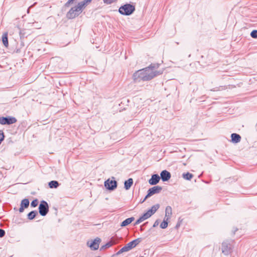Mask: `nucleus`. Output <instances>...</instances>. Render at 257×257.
<instances>
[{
  "mask_svg": "<svg viewBox=\"0 0 257 257\" xmlns=\"http://www.w3.org/2000/svg\"><path fill=\"white\" fill-rule=\"evenodd\" d=\"M78 0H68V1L65 4L64 6H68L70 4L77 3Z\"/></svg>",
  "mask_w": 257,
  "mask_h": 257,
  "instance_id": "nucleus-26",
  "label": "nucleus"
},
{
  "mask_svg": "<svg viewBox=\"0 0 257 257\" xmlns=\"http://www.w3.org/2000/svg\"><path fill=\"white\" fill-rule=\"evenodd\" d=\"M160 175H161V178L163 181H168L171 178L170 173L166 170H163V171H162Z\"/></svg>",
  "mask_w": 257,
  "mask_h": 257,
  "instance_id": "nucleus-12",
  "label": "nucleus"
},
{
  "mask_svg": "<svg viewBox=\"0 0 257 257\" xmlns=\"http://www.w3.org/2000/svg\"><path fill=\"white\" fill-rule=\"evenodd\" d=\"M231 137L232 142L234 143H237L241 140L240 136L237 134L234 133L231 134Z\"/></svg>",
  "mask_w": 257,
  "mask_h": 257,
  "instance_id": "nucleus-14",
  "label": "nucleus"
},
{
  "mask_svg": "<svg viewBox=\"0 0 257 257\" xmlns=\"http://www.w3.org/2000/svg\"><path fill=\"white\" fill-rule=\"evenodd\" d=\"M37 212L35 211H32L28 214V217L29 219H33L35 218Z\"/></svg>",
  "mask_w": 257,
  "mask_h": 257,
  "instance_id": "nucleus-22",
  "label": "nucleus"
},
{
  "mask_svg": "<svg viewBox=\"0 0 257 257\" xmlns=\"http://www.w3.org/2000/svg\"><path fill=\"white\" fill-rule=\"evenodd\" d=\"M4 136L3 133H0V144L1 143L2 141L4 140Z\"/></svg>",
  "mask_w": 257,
  "mask_h": 257,
  "instance_id": "nucleus-31",
  "label": "nucleus"
},
{
  "mask_svg": "<svg viewBox=\"0 0 257 257\" xmlns=\"http://www.w3.org/2000/svg\"><path fill=\"white\" fill-rule=\"evenodd\" d=\"M39 213L41 215H46L49 211L48 203L45 201H41L39 207Z\"/></svg>",
  "mask_w": 257,
  "mask_h": 257,
  "instance_id": "nucleus-6",
  "label": "nucleus"
},
{
  "mask_svg": "<svg viewBox=\"0 0 257 257\" xmlns=\"http://www.w3.org/2000/svg\"><path fill=\"white\" fill-rule=\"evenodd\" d=\"M59 185V183L56 181H51L49 183V186L51 188H56Z\"/></svg>",
  "mask_w": 257,
  "mask_h": 257,
  "instance_id": "nucleus-21",
  "label": "nucleus"
},
{
  "mask_svg": "<svg viewBox=\"0 0 257 257\" xmlns=\"http://www.w3.org/2000/svg\"><path fill=\"white\" fill-rule=\"evenodd\" d=\"M158 64H151L148 67L136 71L133 75V79L135 81L150 80L162 73L163 71L158 70Z\"/></svg>",
  "mask_w": 257,
  "mask_h": 257,
  "instance_id": "nucleus-1",
  "label": "nucleus"
},
{
  "mask_svg": "<svg viewBox=\"0 0 257 257\" xmlns=\"http://www.w3.org/2000/svg\"><path fill=\"white\" fill-rule=\"evenodd\" d=\"M105 187L109 190H113L116 187V182L110 179L107 180L104 182Z\"/></svg>",
  "mask_w": 257,
  "mask_h": 257,
  "instance_id": "nucleus-9",
  "label": "nucleus"
},
{
  "mask_svg": "<svg viewBox=\"0 0 257 257\" xmlns=\"http://www.w3.org/2000/svg\"><path fill=\"white\" fill-rule=\"evenodd\" d=\"M29 205V201L28 199L22 200L21 203V207L19 208V212L22 213L24 211L25 208L28 207Z\"/></svg>",
  "mask_w": 257,
  "mask_h": 257,
  "instance_id": "nucleus-10",
  "label": "nucleus"
},
{
  "mask_svg": "<svg viewBox=\"0 0 257 257\" xmlns=\"http://www.w3.org/2000/svg\"><path fill=\"white\" fill-rule=\"evenodd\" d=\"M2 41H3V44L4 45V46L7 48L9 46L8 33H5L3 35Z\"/></svg>",
  "mask_w": 257,
  "mask_h": 257,
  "instance_id": "nucleus-16",
  "label": "nucleus"
},
{
  "mask_svg": "<svg viewBox=\"0 0 257 257\" xmlns=\"http://www.w3.org/2000/svg\"><path fill=\"white\" fill-rule=\"evenodd\" d=\"M101 239L98 237H96L93 240L88 241L87 242V244L91 249L96 250L98 248Z\"/></svg>",
  "mask_w": 257,
  "mask_h": 257,
  "instance_id": "nucleus-7",
  "label": "nucleus"
},
{
  "mask_svg": "<svg viewBox=\"0 0 257 257\" xmlns=\"http://www.w3.org/2000/svg\"><path fill=\"white\" fill-rule=\"evenodd\" d=\"M135 10L134 6L131 4H126L120 7L119 9V12L123 15H130Z\"/></svg>",
  "mask_w": 257,
  "mask_h": 257,
  "instance_id": "nucleus-4",
  "label": "nucleus"
},
{
  "mask_svg": "<svg viewBox=\"0 0 257 257\" xmlns=\"http://www.w3.org/2000/svg\"><path fill=\"white\" fill-rule=\"evenodd\" d=\"M160 177L157 174H154L152 176L151 178L149 180V182L152 185L157 184L160 181Z\"/></svg>",
  "mask_w": 257,
  "mask_h": 257,
  "instance_id": "nucleus-11",
  "label": "nucleus"
},
{
  "mask_svg": "<svg viewBox=\"0 0 257 257\" xmlns=\"http://www.w3.org/2000/svg\"><path fill=\"white\" fill-rule=\"evenodd\" d=\"M91 1L92 0H83L77 2V3L70 4L68 6H65L66 8L72 6L66 14L67 18L69 19H72L78 17Z\"/></svg>",
  "mask_w": 257,
  "mask_h": 257,
  "instance_id": "nucleus-2",
  "label": "nucleus"
},
{
  "mask_svg": "<svg viewBox=\"0 0 257 257\" xmlns=\"http://www.w3.org/2000/svg\"><path fill=\"white\" fill-rule=\"evenodd\" d=\"M172 210L171 207L168 206L166 208L165 215L166 217H167V220H168L169 218L171 216L172 214Z\"/></svg>",
  "mask_w": 257,
  "mask_h": 257,
  "instance_id": "nucleus-19",
  "label": "nucleus"
},
{
  "mask_svg": "<svg viewBox=\"0 0 257 257\" xmlns=\"http://www.w3.org/2000/svg\"><path fill=\"white\" fill-rule=\"evenodd\" d=\"M250 36L252 38H257V30H253L250 33Z\"/></svg>",
  "mask_w": 257,
  "mask_h": 257,
  "instance_id": "nucleus-25",
  "label": "nucleus"
},
{
  "mask_svg": "<svg viewBox=\"0 0 257 257\" xmlns=\"http://www.w3.org/2000/svg\"><path fill=\"white\" fill-rule=\"evenodd\" d=\"M130 250V249L128 248V247H127V246L126 245V244L123 246V247H122L117 252V254H119L123 252H126V251H128Z\"/></svg>",
  "mask_w": 257,
  "mask_h": 257,
  "instance_id": "nucleus-23",
  "label": "nucleus"
},
{
  "mask_svg": "<svg viewBox=\"0 0 257 257\" xmlns=\"http://www.w3.org/2000/svg\"><path fill=\"white\" fill-rule=\"evenodd\" d=\"M168 226V222L167 220H164L160 224V227L162 228H166Z\"/></svg>",
  "mask_w": 257,
  "mask_h": 257,
  "instance_id": "nucleus-24",
  "label": "nucleus"
},
{
  "mask_svg": "<svg viewBox=\"0 0 257 257\" xmlns=\"http://www.w3.org/2000/svg\"><path fill=\"white\" fill-rule=\"evenodd\" d=\"M133 183V180L132 178L128 179L124 182V188L126 190L129 189Z\"/></svg>",
  "mask_w": 257,
  "mask_h": 257,
  "instance_id": "nucleus-17",
  "label": "nucleus"
},
{
  "mask_svg": "<svg viewBox=\"0 0 257 257\" xmlns=\"http://www.w3.org/2000/svg\"><path fill=\"white\" fill-rule=\"evenodd\" d=\"M17 121V119L15 117H0V123L2 124H10L15 123Z\"/></svg>",
  "mask_w": 257,
  "mask_h": 257,
  "instance_id": "nucleus-8",
  "label": "nucleus"
},
{
  "mask_svg": "<svg viewBox=\"0 0 257 257\" xmlns=\"http://www.w3.org/2000/svg\"><path fill=\"white\" fill-rule=\"evenodd\" d=\"M231 248L226 243H223L222 244V251L224 254H228L230 251Z\"/></svg>",
  "mask_w": 257,
  "mask_h": 257,
  "instance_id": "nucleus-15",
  "label": "nucleus"
},
{
  "mask_svg": "<svg viewBox=\"0 0 257 257\" xmlns=\"http://www.w3.org/2000/svg\"><path fill=\"white\" fill-rule=\"evenodd\" d=\"M112 245V243H111V242H109L107 243L104 245H103L101 248V249H105L106 248H108V247H110Z\"/></svg>",
  "mask_w": 257,
  "mask_h": 257,
  "instance_id": "nucleus-27",
  "label": "nucleus"
},
{
  "mask_svg": "<svg viewBox=\"0 0 257 257\" xmlns=\"http://www.w3.org/2000/svg\"><path fill=\"white\" fill-rule=\"evenodd\" d=\"M116 0H103L104 3L106 4H110L113 2H115Z\"/></svg>",
  "mask_w": 257,
  "mask_h": 257,
  "instance_id": "nucleus-29",
  "label": "nucleus"
},
{
  "mask_svg": "<svg viewBox=\"0 0 257 257\" xmlns=\"http://www.w3.org/2000/svg\"><path fill=\"white\" fill-rule=\"evenodd\" d=\"M38 205V200L37 199L33 200L31 202V206L33 207H36Z\"/></svg>",
  "mask_w": 257,
  "mask_h": 257,
  "instance_id": "nucleus-28",
  "label": "nucleus"
},
{
  "mask_svg": "<svg viewBox=\"0 0 257 257\" xmlns=\"http://www.w3.org/2000/svg\"><path fill=\"white\" fill-rule=\"evenodd\" d=\"M162 188L161 186H154L150 189H149L148 191V194L145 197L144 200L142 201V202H144L145 200L148 197L153 195L155 194L159 193L161 192L162 190Z\"/></svg>",
  "mask_w": 257,
  "mask_h": 257,
  "instance_id": "nucleus-5",
  "label": "nucleus"
},
{
  "mask_svg": "<svg viewBox=\"0 0 257 257\" xmlns=\"http://www.w3.org/2000/svg\"><path fill=\"white\" fill-rule=\"evenodd\" d=\"M5 234V231L4 230L0 229V237H3Z\"/></svg>",
  "mask_w": 257,
  "mask_h": 257,
  "instance_id": "nucleus-30",
  "label": "nucleus"
},
{
  "mask_svg": "<svg viewBox=\"0 0 257 257\" xmlns=\"http://www.w3.org/2000/svg\"><path fill=\"white\" fill-rule=\"evenodd\" d=\"M140 238H138L133 240L132 241L128 242L127 244H126V245L127 246L130 250H131L133 248L135 247L137 244H138L140 243Z\"/></svg>",
  "mask_w": 257,
  "mask_h": 257,
  "instance_id": "nucleus-13",
  "label": "nucleus"
},
{
  "mask_svg": "<svg viewBox=\"0 0 257 257\" xmlns=\"http://www.w3.org/2000/svg\"><path fill=\"white\" fill-rule=\"evenodd\" d=\"M159 207V204L153 206L150 209L148 210L147 212L144 213L136 221L135 224H140L141 222L150 218L157 211Z\"/></svg>",
  "mask_w": 257,
  "mask_h": 257,
  "instance_id": "nucleus-3",
  "label": "nucleus"
},
{
  "mask_svg": "<svg viewBox=\"0 0 257 257\" xmlns=\"http://www.w3.org/2000/svg\"><path fill=\"white\" fill-rule=\"evenodd\" d=\"M135 218L134 217H130L126 219L125 220L122 222L121 224V226H125L128 224H130L131 223H132V221L134 220Z\"/></svg>",
  "mask_w": 257,
  "mask_h": 257,
  "instance_id": "nucleus-18",
  "label": "nucleus"
},
{
  "mask_svg": "<svg viewBox=\"0 0 257 257\" xmlns=\"http://www.w3.org/2000/svg\"><path fill=\"white\" fill-rule=\"evenodd\" d=\"M183 178L187 180H190L193 177V175L189 172L183 173L182 175Z\"/></svg>",
  "mask_w": 257,
  "mask_h": 257,
  "instance_id": "nucleus-20",
  "label": "nucleus"
}]
</instances>
